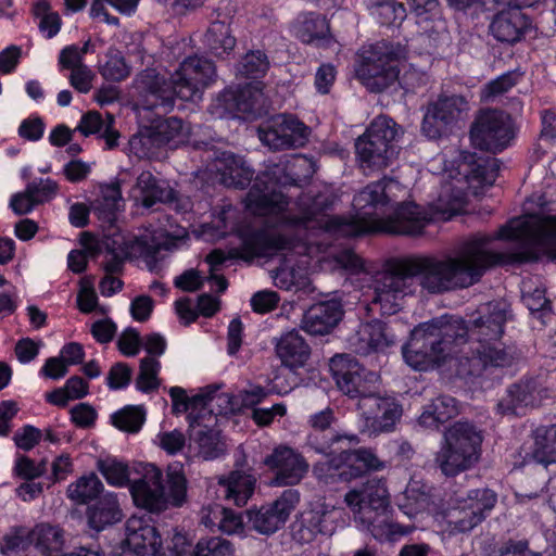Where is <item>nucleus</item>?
<instances>
[{
	"label": "nucleus",
	"mask_w": 556,
	"mask_h": 556,
	"mask_svg": "<svg viewBox=\"0 0 556 556\" xmlns=\"http://www.w3.org/2000/svg\"><path fill=\"white\" fill-rule=\"evenodd\" d=\"M313 173L312 162L304 155L280 161L256 177L245 198L247 208L258 216L276 217L280 224L317 228L345 237L374 232L414 237L421 235L432 219L424 207L414 202L397 203L391 216L378 218V211L406 194L402 184L388 177L367 185L354 197L355 216L350 219L329 215L333 205V197L329 192L301 194L295 202L299 213L287 215L290 202L282 188L299 187Z\"/></svg>",
	"instance_id": "1"
},
{
	"label": "nucleus",
	"mask_w": 556,
	"mask_h": 556,
	"mask_svg": "<svg viewBox=\"0 0 556 556\" xmlns=\"http://www.w3.org/2000/svg\"><path fill=\"white\" fill-rule=\"evenodd\" d=\"M540 249L556 260V217L515 218L494 235L476 233L465 239L454 254L407 256L416 288L438 295L478 283L493 266L538 261Z\"/></svg>",
	"instance_id": "2"
},
{
	"label": "nucleus",
	"mask_w": 556,
	"mask_h": 556,
	"mask_svg": "<svg viewBox=\"0 0 556 556\" xmlns=\"http://www.w3.org/2000/svg\"><path fill=\"white\" fill-rule=\"evenodd\" d=\"M507 320V305L491 302L471 326L460 318L441 316L415 327L402 349L405 363L415 370L427 371L448 361L462 379L480 377L490 368L510 367L521 358L515 345L501 338Z\"/></svg>",
	"instance_id": "3"
},
{
	"label": "nucleus",
	"mask_w": 556,
	"mask_h": 556,
	"mask_svg": "<svg viewBox=\"0 0 556 556\" xmlns=\"http://www.w3.org/2000/svg\"><path fill=\"white\" fill-rule=\"evenodd\" d=\"M216 76L212 61L199 56H188L172 74L169 79L153 68L142 71L136 78L140 90V114L150 109L167 114L174 108L176 98L182 101L201 99L202 91Z\"/></svg>",
	"instance_id": "4"
},
{
	"label": "nucleus",
	"mask_w": 556,
	"mask_h": 556,
	"mask_svg": "<svg viewBox=\"0 0 556 556\" xmlns=\"http://www.w3.org/2000/svg\"><path fill=\"white\" fill-rule=\"evenodd\" d=\"M405 49L400 43L381 40L364 50L356 75L371 92H381L395 81L405 92H414L425 86L428 76L412 64L402 63Z\"/></svg>",
	"instance_id": "5"
},
{
	"label": "nucleus",
	"mask_w": 556,
	"mask_h": 556,
	"mask_svg": "<svg viewBox=\"0 0 556 556\" xmlns=\"http://www.w3.org/2000/svg\"><path fill=\"white\" fill-rule=\"evenodd\" d=\"M344 502L353 514L357 529L368 532L376 540L386 541L395 534L404 533L401 527L392 521L390 496L384 480H368L361 489L349 491Z\"/></svg>",
	"instance_id": "6"
},
{
	"label": "nucleus",
	"mask_w": 556,
	"mask_h": 556,
	"mask_svg": "<svg viewBox=\"0 0 556 556\" xmlns=\"http://www.w3.org/2000/svg\"><path fill=\"white\" fill-rule=\"evenodd\" d=\"M407 257L389 263L384 270L376 273L370 278L366 308L380 315H393L401 307V300L416 291V282L412 278Z\"/></svg>",
	"instance_id": "7"
},
{
	"label": "nucleus",
	"mask_w": 556,
	"mask_h": 556,
	"mask_svg": "<svg viewBox=\"0 0 556 556\" xmlns=\"http://www.w3.org/2000/svg\"><path fill=\"white\" fill-rule=\"evenodd\" d=\"M401 127L390 117L377 116L355 141L359 166L364 172H377L390 166L399 153Z\"/></svg>",
	"instance_id": "8"
},
{
	"label": "nucleus",
	"mask_w": 556,
	"mask_h": 556,
	"mask_svg": "<svg viewBox=\"0 0 556 556\" xmlns=\"http://www.w3.org/2000/svg\"><path fill=\"white\" fill-rule=\"evenodd\" d=\"M481 433L472 424L457 421L443 435L434 464L446 477H454L469 469L479 456Z\"/></svg>",
	"instance_id": "9"
},
{
	"label": "nucleus",
	"mask_w": 556,
	"mask_h": 556,
	"mask_svg": "<svg viewBox=\"0 0 556 556\" xmlns=\"http://www.w3.org/2000/svg\"><path fill=\"white\" fill-rule=\"evenodd\" d=\"M330 370L338 388L350 397H359V409L367 406L368 399L375 397L379 376L362 366L349 354H337L330 359Z\"/></svg>",
	"instance_id": "10"
},
{
	"label": "nucleus",
	"mask_w": 556,
	"mask_h": 556,
	"mask_svg": "<svg viewBox=\"0 0 556 556\" xmlns=\"http://www.w3.org/2000/svg\"><path fill=\"white\" fill-rule=\"evenodd\" d=\"M513 138V121L501 110L482 111L470 128L472 144L483 151L501 152Z\"/></svg>",
	"instance_id": "11"
},
{
	"label": "nucleus",
	"mask_w": 556,
	"mask_h": 556,
	"mask_svg": "<svg viewBox=\"0 0 556 556\" xmlns=\"http://www.w3.org/2000/svg\"><path fill=\"white\" fill-rule=\"evenodd\" d=\"M241 245L240 258L251 261L255 257H271L280 252L293 249V240L277 227L266 222L261 227H245L239 232Z\"/></svg>",
	"instance_id": "12"
},
{
	"label": "nucleus",
	"mask_w": 556,
	"mask_h": 556,
	"mask_svg": "<svg viewBox=\"0 0 556 556\" xmlns=\"http://www.w3.org/2000/svg\"><path fill=\"white\" fill-rule=\"evenodd\" d=\"M469 110L468 101L459 94L440 96L429 103L424 115L421 130L430 139L447 134Z\"/></svg>",
	"instance_id": "13"
},
{
	"label": "nucleus",
	"mask_w": 556,
	"mask_h": 556,
	"mask_svg": "<svg viewBox=\"0 0 556 556\" xmlns=\"http://www.w3.org/2000/svg\"><path fill=\"white\" fill-rule=\"evenodd\" d=\"M309 134V128L291 114H278L258 128L260 140L271 150L302 148Z\"/></svg>",
	"instance_id": "14"
},
{
	"label": "nucleus",
	"mask_w": 556,
	"mask_h": 556,
	"mask_svg": "<svg viewBox=\"0 0 556 556\" xmlns=\"http://www.w3.org/2000/svg\"><path fill=\"white\" fill-rule=\"evenodd\" d=\"M264 465L274 473L270 485L293 486L307 475L309 464L296 450L278 445L264 460Z\"/></svg>",
	"instance_id": "15"
},
{
	"label": "nucleus",
	"mask_w": 556,
	"mask_h": 556,
	"mask_svg": "<svg viewBox=\"0 0 556 556\" xmlns=\"http://www.w3.org/2000/svg\"><path fill=\"white\" fill-rule=\"evenodd\" d=\"M299 501L296 490H285L273 504L247 510V523L260 534L270 535L286 523Z\"/></svg>",
	"instance_id": "16"
},
{
	"label": "nucleus",
	"mask_w": 556,
	"mask_h": 556,
	"mask_svg": "<svg viewBox=\"0 0 556 556\" xmlns=\"http://www.w3.org/2000/svg\"><path fill=\"white\" fill-rule=\"evenodd\" d=\"M175 239L176 237H172L163 228H147L139 235L124 240L122 251L125 256L143 258L148 269L156 273L161 250H169L174 245Z\"/></svg>",
	"instance_id": "17"
},
{
	"label": "nucleus",
	"mask_w": 556,
	"mask_h": 556,
	"mask_svg": "<svg viewBox=\"0 0 556 556\" xmlns=\"http://www.w3.org/2000/svg\"><path fill=\"white\" fill-rule=\"evenodd\" d=\"M129 491L137 507L150 513H160L167 508L163 473L153 464L144 465L142 477L129 485Z\"/></svg>",
	"instance_id": "18"
},
{
	"label": "nucleus",
	"mask_w": 556,
	"mask_h": 556,
	"mask_svg": "<svg viewBox=\"0 0 556 556\" xmlns=\"http://www.w3.org/2000/svg\"><path fill=\"white\" fill-rule=\"evenodd\" d=\"M402 406L390 399L380 396L369 397L363 408L359 420V431L369 437H377L394 430L402 416Z\"/></svg>",
	"instance_id": "19"
},
{
	"label": "nucleus",
	"mask_w": 556,
	"mask_h": 556,
	"mask_svg": "<svg viewBox=\"0 0 556 556\" xmlns=\"http://www.w3.org/2000/svg\"><path fill=\"white\" fill-rule=\"evenodd\" d=\"M396 338L389 327L380 321L372 320L359 325L357 330L350 334L346 344L349 349L359 355L383 352L395 344Z\"/></svg>",
	"instance_id": "20"
},
{
	"label": "nucleus",
	"mask_w": 556,
	"mask_h": 556,
	"mask_svg": "<svg viewBox=\"0 0 556 556\" xmlns=\"http://www.w3.org/2000/svg\"><path fill=\"white\" fill-rule=\"evenodd\" d=\"M530 27V20L518 5L498 11L489 25L490 34L502 43L514 45L520 41Z\"/></svg>",
	"instance_id": "21"
},
{
	"label": "nucleus",
	"mask_w": 556,
	"mask_h": 556,
	"mask_svg": "<svg viewBox=\"0 0 556 556\" xmlns=\"http://www.w3.org/2000/svg\"><path fill=\"white\" fill-rule=\"evenodd\" d=\"M124 545L136 556H156L162 548V540L152 525L141 518H130L126 522Z\"/></svg>",
	"instance_id": "22"
},
{
	"label": "nucleus",
	"mask_w": 556,
	"mask_h": 556,
	"mask_svg": "<svg viewBox=\"0 0 556 556\" xmlns=\"http://www.w3.org/2000/svg\"><path fill=\"white\" fill-rule=\"evenodd\" d=\"M542 392L538 380H521L507 389L506 395L497 403V410L503 415H520L523 408L541 404Z\"/></svg>",
	"instance_id": "23"
},
{
	"label": "nucleus",
	"mask_w": 556,
	"mask_h": 556,
	"mask_svg": "<svg viewBox=\"0 0 556 556\" xmlns=\"http://www.w3.org/2000/svg\"><path fill=\"white\" fill-rule=\"evenodd\" d=\"M342 315V306L336 300L315 303L305 312L301 327L312 336H324L337 326Z\"/></svg>",
	"instance_id": "24"
},
{
	"label": "nucleus",
	"mask_w": 556,
	"mask_h": 556,
	"mask_svg": "<svg viewBox=\"0 0 556 556\" xmlns=\"http://www.w3.org/2000/svg\"><path fill=\"white\" fill-rule=\"evenodd\" d=\"M135 202L146 208L153 207L156 203H169L175 200V191L169 184L144 170L138 177L132 189Z\"/></svg>",
	"instance_id": "25"
},
{
	"label": "nucleus",
	"mask_w": 556,
	"mask_h": 556,
	"mask_svg": "<svg viewBox=\"0 0 556 556\" xmlns=\"http://www.w3.org/2000/svg\"><path fill=\"white\" fill-rule=\"evenodd\" d=\"M263 84L252 81L236 89L225 90L219 102L229 113L239 116V114H255L262 106Z\"/></svg>",
	"instance_id": "26"
},
{
	"label": "nucleus",
	"mask_w": 556,
	"mask_h": 556,
	"mask_svg": "<svg viewBox=\"0 0 556 556\" xmlns=\"http://www.w3.org/2000/svg\"><path fill=\"white\" fill-rule=\"evenodd\" d=\"M223 496L236 506H244L254 493L256 477L252 469L236 468L218 479Z\"/></svg>",
	"instance_id": "27"
},
{
	"label": "nucleus",
	"mask_w": 556,
	"mask_h": 556,
	"mask_svg": "<svg viewBox=\"0 0 556 556\" xmlns=\"http://www.w3.org/2000/svg\"><path fill=\"white\" fill-rule=\"evenodd\" d=\"M135 108L138 117L142 122L147 121L150 123L162 148L170 143L177 146L182 140V119L177 117L163 118L165 114H160L157 109H150L140 114V96Z\"/></svg>",
	"instance_id": "28"
},
{
	"label": "nucleus",
	"mask_w": 556,
	"mask_h": 556,
	"mask_svg": "<svg viewBox=\"0 0 556 556\" xmlns=\"http://www.w3.org/2000/svg\"><path fill=\"white\" fill-rule=\"evenodd\" d=\"M275 350L281 363L291 369L303 367L311 355L308 344L295 329L281 334Z\"/></svg>",
	"instance_id": "29"
},
{
	"label": "nucleus",
	"mask_w": 556,
	"mask_h": 556,
	"mask_svg": "<svg viewBox=\"0 0 556 556\" xmlns=\"http://www.w3.org/2000/svg\"><path fill=\"white\" fill-rule=\"evenodd\" d=\"M215 168L220 173V180L225 186L237 189L249 186L254 174L241 157L231 152H223L216 160Z\"/></svg>",
	"instance_id": "30"
},
{
	"label": "nucleus",
	"mask_w": 556,
	"mask_h": 556,
	"mask_svg": "<svg viewBox=\"0 0 556 556\" xmlns=\"http://www.w3.org/2000/svg\"><path fill=\"white\" fill-rule=\"evenodd\" d=\"M359 439L354 433H340L336 430L309 431L306 445L317 454L332 455L344 446L356 445Z\"/></svg>",
	"instance_id": "31"
},
{
	"label": "nucleus",
	"mask_w": 556,
	"mask_h": 556,
	"mask_svg": "<svg viewBox=\"0 0 556 556\" xmlns=\"http://www.w3.org/2000/svg\"><path fill=\"white\" fill-rule=\"evenodd\" d=\"M89 526L101 531L108 526L122 520L123 514L117 495L113 492L103 493L87 510Z\"/></svg>",
	"instance_id": "32"
},
{
	"label": "nucleus",
	"mask_w": 556,
	"mask_h": 556,
	"mask_svg": "<svg viewBox=\"0 0 556 556\" xmlns=\"http://www.w3.org/2000/svg\"><path fill=\"white\" fill-rule=\"evenodd\" d=\"M345 467L351 480L362 477L367 471H381L387 468V462L380 460L370 448L342 450Z\"/></svg>",
	"instance_id": "33"
},
{
	"label": "nucleus",
	"mask_w": 556,
	"mask_h": 556,
	"mask_svg": "<svg viewBox=\"0 0 556 556\" xmlns=\"http://www.w3.org/2000/svg\"><path fill=\"white\" fill-rule=\"evenodd\" d=\"M456 414L455 399L448 395H440L425 406L418 421L425 428L438 429L441 424L446 422Z\"/></svg>",
	"instance_id": "34"
},
{
	"label": "nucleus",
	"mask_w": 556,
	"mask_h": 556,
	"mask_svg": "<svg viewBox=\"0 0 556 556\" xmlns=\"http://www.w3.org/2000/svg\"><path fill=\"white\" fill-rule=\"evenodd\" d=\"M532 439L531 457L545 466L556 463V425L535 428Z\"/></svg>",
	"instance_id": "35"
},
{
	"label": "nucleus",
	"mask_w": 556,
	"mask_h": 556,
	"mask_svg": "<svg viewBox=\"0 0 556 556\" xmlns=\"http://www.w3.org/2000/svg\"><path fill=\"white\" fill-rule=\"evenodd\" d=\"M33 543L45 556H55L64 545V532L58 526L38 523L33 529Z\"/></svg>",
	"instance_id": "36"
},
{
	"label": "nucleus",
	"mask_w": 556,
	"mask_h": 556,
	"mask_svg": "<svg viewBox=\"0 0 556 556\" xmlns=\"http://www.w3.org/2000/svg\"><path fill=\"white\" fill-rule=\"evenodd\" d=\"M204 42L212 54L222 58L228 55L236 46V38L229 25L223 21L213 22L204 38Z\"/></svg>",
	"instance_id": "37"
},
{
	"label": "nucleus",
	"mask_w": 556,
	"mask_h": 556,
	"mask_svg": "<svg viewBox=\"0 0 556 556\" xmlns=\"http://www.w3.org/2000/svg\"><path fill=\"white\" fill-rule=\"evenodd\" d=\"M162 147L151 125H143L130 137L128 141V154L138 159L157 157Z\"/></svg>",
	"instance_id": "38"
},
{
	"label": "nucleus",
	"mask_w": 556,
	"mask_h": 556,
	"mask_svg": "<svg viewBox=\"0 0 556 556\" xmlns=\"http://www.w3.org/2000/svg\"><path fill=\"white\" fill-rule=\"evenodd\" d=\"M190 442L198 448V454L204 459H215L224 453V444L219 434L207 427L197 429L195 426L190 431Z\"/></svg>",
	"instance_id": "39"
},
{
	"label": "nucleus",
	"mask_w": 556,
	"mask_h": 556,
	"mask_svg": "<svg viewBox=\"0 0 556 556\" xmlns=\"http://www.w3.org/2000/svg\"><path fill=\"white\" fill-rule=\"evenodd\" d=\"M430 503V496L424 485L417 481L407 484L404 492L397 498V506L409 518L426 510Z\"/></svg>",
	"instance_id": "40"
},
{
	"label": "nucleus",
	"mask_w": 556,
	"mask_h": 556,
	"mask_svg": "<svg viewBox=\"0 0 556 556\" xmlns=\"http://www.w3.org/2000/svg\"><path fill=\"white\" fill-rule=\"evenodd\" d=\"M497 502V495L491 489H475L468 491L466 497L460 498L466 507L471 509L473 522H482Z\"/></svg>",
	"instance_id": "41"
},
{
	"label": "nucleus",
	"mask_w": 556,
	"mask_h": 556,
	"mask_svg": "<svg viewBox=\"0 0 556 556\" xmlns=\"http://www.w3.org/2000/svg\"><path fill=\"white\" fill-rule=\"evenodd\" d=\"M66 492L71 501L77 505H84L100 497L103 492V483L96 473H90L71 483Z\"/></svg>",
	"instance_id": "42"
},
{
	"label": "nucleus",
	"mask_w": 556,
	"mask_h": 556,
	"mask_svg": "<svg viewBox=\"0 0 556 556\" xmlns=\"http://www.w3.org/2000/svg\"><path fill=\"white\" fill-rule=\"evenodd\" d=\"M269 70V60L262 50H251L247 52L236 66L238 78L253 79L258 81Z\"/></svg>",
	"instance_id": "43"
},
{
	"label": "nucleus",
	"mask_w": 556,
	"mask_h": 556,
	"mask_svg": "<svg viewBox=\"0 0 556 556\" xmlns=\"http://www.w3.org/2000/svg\"><path fill=\"white\" fill-rule=\"evenodd\" d=\"M313 473L319 482L325 484L351 481L349 469L345 467V459L342 457V451L329 460L315 464Z\"/></svg>",
	"instance_id": "44"
},
{
	"label": "nucleus",
	"mask_w": 556,
	"mask_h": 556,
	"mask_svg": "<svg viewBox=\"0 0 556 556\" xmlns=\"http://www.w3.org/2000/svg\"><path fill=\"white\" fill-rule=\"evenodd\" d=\"M31 13L38 20L39 31L45 38L55 37L62 26V20L58 12L52 11L48 0H37L31 8Z\"/></svg>",
	"instance_id": "45"
},
{
	"label": "nucleus",
	"mask_w": 556,
	"mask_h": 556,
	"mask_svg": "<svg viewBox=\"0 0 556 556\" xmlns=\"http://www.w3.org/2000/svg\"><path fill=\"white\" fill-rule=\"evenodd\" d=\"M33 530L24 526H14L3 535L1 553L4 556H20L33 543Z\"/></svg>",
	"instance_id": "46"
},
{
	"label": "nucleus",
	"mask_w": 556,
	"mask_h": 556,
	"mask_svg": "<svg viewBox=\"0 0 556 556\" xmlns=\"http://www.w3.org/2000/svg\"><path fill=\"white\" fill-rule=\"evenodd\" d=\"M99 72L106 80L122 81L130 75V66L119 50L111 48L108 50L105 61L100 65Z\"/></svg>",
	"instance_id": "47"
},
{
	"label": "nucleus",
	"mask_w": 556,
	"mask_h": 556,
	"mask_svg": "<svg viewBox=\"0 0 556 556\" xmlns=\"http://www.w3.org/2000/svg\"><path fill=\"white\" fill-rule=\"evenodd\" d=\"M97 468L110 485L123 488L130 485L128 465L115 458L100 459Z\"/></svg>",
	"instance_id": "48"
},
{
	"label": "nucleus",
	"mask_w": 556,
	"mask_h": 556,
	"mask_svg": "<svg viewBox=\"0 0 556 556\" xmlns=\"http://www.w3.org/2000/svg\"><path fill=\"white\" fill-rule=\"evenodd\" d=\"M337 510L328 509L326 506H318L303 513L305 521L317 534L331 535L334 530Z\"/></svg>",
	"instance_id": "49"
},
{
	"label": "nucleus",
	"mask_w": 556,
	"mask_h": 556,
	"mask_svg": "<svg viewBox=\"0 0 556 556\" xmlns=\"http://www.w3.org/2000/svg\"><path fill=\"white\" fill-rule=\"evenodd\" d=\"M370 14L381 25L401 24L406 16V9L394 1L370 2Z\"/></svg>",
	"instance_id": "50"
},
{
	"label": "nucleus",
	"mask_w": 556,
	"mask_h": 556,
	"mask_svg": "<svg viewBox=\"0 0 556 556\" xmlns=\"http://www.w3.org/2000/svg\"><path fill=\"white\" fill-rule=\"evenodd\" d=\"M146 419V412L140 406H125L112 415L113 425L126 432H138Z\"/></svg>",
	"instance_id": "51"
},
{
	"label": "nucleus",
	"mask_w": 556,
	"mask_h": 556,
	"mask_svg": "<svg viewBox=\"0 0 556 556\" xmlns=\"http://www.w3.org/2000/svg\"><path fill=\"white\" fill-rule=\"evenodd\" d=\"M233 544L222 536L202 538L195 544L192 556H235Z\"/></svg>",
	"instance_id": "52"
},
{
	"label": "nucleus",
	"mask_w": 556,
	"mask_h": 556,
	"mask_svg": "<svg viewBox=\"0 0 556 556\" xmlns=\"http://www.w3.org/2000/svg\"><path fill=\"white\" fill-rule=\"evenodd\" d=\"M410 12L415 14L417 24L425 30L429 31V22L441 18V12L437 0H406Z\"/></svg>",
	"instance_id": "53"
},
{
	"label": "nucleus",
	"mask_w": 556,
	"mask_h": 556,
	"mask_svg": "<svg viewBox=\"0 0 556 556\" xmlns=\"http://www.w3.org/2000/svg\"><path fill=\"white\" fill-rule=\"evenodd\" d=\"M161 363L154 357H144L140 361L139 375L136 380L137 388L142 392H150L159 387L157 374Z\"/></svg>",
	"instance_id": "54"
},
{
	"label": "nucleus",
	"mask_w": 556,
	"mask_h": 556,
	"mask_svg": "<svg viewBox=\"0 0 556 556\" xmlns=\"http://www.w3.org/2000/svg\"><path fill=\"white\" fill-rule=\"evenodd\" d=\"M472 516L473 515H471V509L467 508L466 504L460 503V500H458L457 507L448 510L446 515L451 532H468L480 525L481 522H473V520H471Z\"/></svg>",
	"instance_id": "55"
},
{
	"label": "nucleus",
	"mask_w": 556,
	"mask_h": 556,
	"mask_svg": "<svg viewBox=\"0 0 556 556\" xmlns=\"http://www.w3.org/2000/svg\"><path fill=\"white\" fill-rule=\"evenodd\" d=\"M168 495L172 504L181 506L187 496V479L181 469L169 468L167 471Z\"/></svg>",
	"instance_id": "56"
},
{
	"label": "nucleus",
	"mask_w": 556,
	"mask_h": 556,
	"mask_svg": "<svg viewBox=\"0 0 556 556\" xmlns=\"http://www.w3.org/2000/svg\"><path fill=\"white\" fill-rule=\"evenodd\" d=\"M218 521V529L226 534H238L243 531L244 525L240 515L231 509L214 505L211 509Z\"/></svg>",
	"instance_id": "57"
},
{
	"label": "nucleus",
	"mask_w": 556,
	"mask_h": 556,
	"mask_svg": "<svg viewBox=\"0 0 556 556\" xmlns=\"http://www.w3.org/2000/svg\"><path fill=\"white\" fill-rule=\"evenodd\" d=\"M26 188L38 205L54 199L59 191L58 182L51 178L35 179L28 182Z\"/></svg>",
	"instance_id": "58"
},
{
	"label": "nucleus",
	"mask_w": 556,
	"mask_h": 556,
	"mask_svg": "<svg viewBox=\"0 0 556 556\" xmlns=\"http://www.w3.org/2000/svg\"><path fill=\"white\" fill-rule=\"evenodd\" d=\"M273 280L276 287L290 291L301 289L305 285L304 277L293 267L280 266L273 271Z\"/></svg>",
	"instance_id": "59"
},
{
	"label": "nucleus",
	"mask_w": 556,
	"mask_h": 556,
	"mask_svg": "<svg viewBox=\"0 0 556 556\" xmlns=\"http://www.w3.org/2000/svg\"><path fill=\"white\" fill-rule=\"evenodd\" d=\"M278 381H279V377H276L274 379V382H273L269 391L265 390L263 387H260V386H255L249 390H244L241 393L242 405L245 407H253V406L257 405L258 403H261L263 401V399L266 397L269 392L277 393V394L289 393L291 388H289V389L280 388L278 384Z\"/></svg>",
	"instance_id": "60"
},
{
	"label": "nucleus",
	"mask_w": 556,
	"mask_h": 556,
	"mask_svg": "<svg viewBox=\"0 0 556 556\" xmlns=\"http://www.w3.org/2000/svg\"><path fill=\"white\" fill-rule=\"evenodd\" d=\"M500 172V162L497 159L488 157L482 159L472 169L473 178L478 179L481 184L492 186Z\"/></svg>",
	"instance_id": "61"
},
{
	"label": "nucleus",
	"mask_w": 556,
	"mask_h": 556,
	"mask_svg": "<svg viewBox=\"0 0 556 556\" xmlns=\"http://www.w3.org/2000/svg\"><path fill=\"white\" fill-rule=\"evenodd\" d=\"M521 75L516 72H507L496 79L490 81L485 87V98H495L507 92L514 86L517 85Z\"/></svg>",
	"instance_id": "62"
},
{
	"label": "nucleus",
	"mask_w": 556,
	"mask_h": 556,
	"mask_svg": "<svg viewBox=\"0 0 556 556\" xmlns=\"http://www.w3.org/2000/svg\"><path fill=\"white\" fill-rule=\"evenodd\" d=\"M46 470L47 463L45 460L39 464H35L34 460L24 455L16 458L14 466V472L25 480H34L35 478L43 475Z\"/></svg>",
	"instance_id": "63"
},
{
	"label": "nucleus",
	"mask_w": 556,
	"mask_h": 556,
	"mask_svg": "<svg viewBox=\"0 0 556 556\" xmlns=\"http://www.w3.org/2000/svg\"><path fill=\"white\" fill-rule=\"evenodd\" d=\"M141 345L142 339L139 331L131 327L125 329L117 340V349L127 357L137 355Z\"/></svg>",
	"instance_id": "64"
}]
</instances>
